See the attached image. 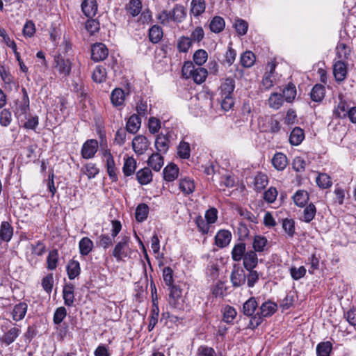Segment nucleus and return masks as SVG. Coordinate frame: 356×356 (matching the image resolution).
<instances>
[{"label":"nucleus","mask_w":356,"mask_h":356,"mask_svg":"<svg viewBox=\"0 0 356 356\" xmlns=\"http://www.w3.org/2000/svg\"><path fill=\"white\" fill-rule=\"evenodd\" d=\"M337 56L338 58H339V60H344L348 59V57L350 56L351 50L350 47H348L347 44L343 42L338 43L337 48Z\"/></svg>","instance_id":"nucleus-53"},{"label":"nucleus","mask_w":356,"mask_h":356,"mask_svg":"<svg viewBox=\"0 0 356 356\" xmlns=\"http://www.w3.org/2000/svg\"><path fill=\"white\" fill-rule=\"evenodd\" d=\"M28 305L25 302H20L16 304L11 312L13 319L17 322L22 320L27 312Z\"/></svg>","instance_id":"nucleus-22"},{"label":"nucleus","mask_w":356,"mask_h":356,"mask_svg":"<svg viewBox=\"0 0 356 356\" xmlns=\"http://www.w3.org/2000/svg\"><path fill=\"white\" fill-rule=\"evenodd\" d=\"M93 241L88 237H83L79 242V250L81 256L88 255L93 250Z\"/></svg>","instance_id":"nucleus-28"},{"label":"nucleus","mask_w":356,"mask_h":356,"mask_svg":"<svg viewBox=\"0 0 356 356\" xmlns=\"http://www.w3.org/2000/svg\"><path fill=\"white\" fill-rule=\"evenodd\" d=\"M316 183L321 189L330 188L332 185L331 177L326 173H318L316 178Z\"/></svg>","instance_id":"nucleus-49"},{"label":"nucleus","mask_w":356,"mask_h":356,"mask_svg":"<svg viewBox=\"0 0 356 356\" xmlns=\"http://www.w3.org/2000/svg\"><path fill=\"white\" fill-rule=\"evenodd\" d=\"M169 291L168 295V303L169 305L175 309H177L179 307V300L182 296V289H181L179 285L174 284L168 287Z\"/></svg>","instance_id":"nucleus-8"},{"label":"nucleus","mask_w":356,"mask_h":356,"mask_svg":"<svg viewBox=\"0 0 356 356\" xmlns=\"http://www.w3.org/2000/svg\"><path fill=\"white\" fill-rule=\"evenodd\" d=\"M54 68L59 74L67 76L72 71V60L69 58H66L62 54H58L54 56Z\"/></svg>","instance_id":"nucleus-3"},{"label":"nucleus","mask_w":356,"mask_h":356,"mask_svg":"<svg viewBox=\"0 0 356 356\" xmlns=\"http://www.w3.org/2000/svg\"><path fill=\"white\" fill-rule=\"evenodd\" d=\"M325 95V86L321 84L317 83L313 86L310 92V97L313 102H320L324 99Z\"/></svg>","instance_id":"nucleus-37"},{"label":"nucleus","mask_w":356,"mask_h":356,"mask_svg":"<svg viewBox=\"0 0 356 356\" xmlns=\"http://www.w3.org/2000/svg\"><path fill=\"white\" fill-rule=\"evenodd\" d=\"M333 75L338 84L343 82L348 76V64L344 60H337L333 64Z\"/></svg>","instance_id":"nucleus-4"},{"label":"nucleus","mask_w":356,"mask_h":356,"mask_svg":"<svg viewBox=\"0 0 356 356\" xmlns=\"http://www.w3.org/2000/svg\"><path fill=\"white\" fill-rule=\"evenodd\" d=\"M273 166L278 171L284 170L288 165V159L282 152H276L272 159Z\"/></svg>","instance_id":"nucleus-24"},{"label":"nucleus","mask_w":356,"mask_h":356,"mask_svg":"<svg viewBox=\"0 0 356 356\" xmlns=\"http://www.w3.org/2000/svg\"><path fill=\"white\" fill-rule=\"evenodd\" d=\"M258 307V303L254 297H250L248 299L243 305L242 312L247 316H252L257 308Z\"/></svg>","instance_id":"nucleus-41"},{"label":"nucleus","mask_w":356,"mask_h":356,"mask_svg":"<svg viewBox=\"0 0 356 356\" xmlns=\"http://www.w3.org/2000/svg\"><path fill=\"white\" fill-rule=\"evenodd\" d=\"M164 164V159L159 153H152L147 160V165L154 171H159Z\"/></svg>","instance_id":"nucleus-31"},{"label":"nucleus","mask_w":356,"mask_h":356,"mask_svg":"<svg viewBox=\"0 0 356 356\" xmlns=\"http://www.w3.org/2000/svg\"><path fill=\"white\" fill-rule=\"evenodd\" d=\"M293 200L297 207L303 208L308 204L309 195L307 191L298 190L293 195Z\"/></svg>","instance_id":"nucleus-27"},{"label":"nucleus","mask_w":356,"mask_h":356,"mask_svg":"<svg viewBox=\"0 0 356 356\" xmlns=\"http://www.w3.org/2000/svg\"><path fill=\"white\" fill-rule=\"evenodd\" d=\"M179 188L185 195L192 194L195 189V184L193 179L188 177L180 179Z\"/></svg>","instance_id":"nucleus-19"},{"label":"nucleus","mask_w":356,"mask_h":356,"mask_svg":"<svg viewBox=\"0 0 356 356\" xmlns=\"http://www.w3.org/2000/svg\"><path fill=\"white\" fill-rule=\"evenodd\" d=\"M277 309L276 303L270 300L264 302L259 307V313L264 318L270 317L273 315Z\"/></svg>","instance_id":"nucleus-36"},{"label":"nucleus","mask_w":356,"mask_h":356,"mask_svg":"<svg viewBox=\"0 0 356 356\" xmlns=\"http://www.w3.org/2000/svg\"><path fill=\"white\" fill-rule=\"evenodd\" d=\"M81 10L84 15L88 18L94 17L98 10V4L96 0H83L81 5Z\"/></svg>","instance_id":"nucleus-13"},{"label":"nucleus","mask_w":356,"mask_h":356,"mask_svg":"<svg viewBox=\"0 0 356 356\" xmlns=\"http://www.w3.org/2000/svg\"><path fill=\"white\" fill-rule=\"evenodd\" d=\"M242 259L243 265L245 270H253L258 265L257 254L252 250L247 251Z\"/></svg>","instance_id":"nucleus-15"},{"label":"nucleus","mask_w":356,"mask_h":356,"mask_svg":"<svg viewBox=\"0 0 356 356\" xmlns=\"http://www.w3.org/2000/svg\"><path fill=\"white\" fill-rule=\"evenodd\" d=\"M22 96L13 102L11 108L15 117L17 120H26L27 114L30 110V100L28 92L24 87L22 88Z\"/></svg>","instance_id":"nucleus-1"},{"label":"nucleus","mask_w":356,"mask_h":356,"mask_svg":"<svg viewBox=\"0 0 356 356\" xmlns=\"http://www.w3.org/2000/svg\"><path fill=\"white\" fill-rule=\"evenodd\" d=\"M92 79L93 81L98 83H102L106 81V70L102 66H97L92 73Z\"/></svg>","instance_id":"nucleus-57"},{"label":"nucleus","mask_w":356,"mask_h":356,"mask_svg":"<svg viewBox=\"0 0 356 356\" xmlns=\"http://www.w3.org/2000/svg\"><path fill=\"white\" fill-rule=\"evenodd\" d=\"M256 60L254 54L251 51H246L243 52L240 58V62L243 67L249 68L252 67Z\"/></svg>","instance_id":"nucleus-48"},{"label":"nucleus","mask_w":356,"mask_h":356,"mask_svg":"<svg viewBox=\"0 0 356 356\" xmlns=\"http://www.w3.org/2000/svg\"><path fill=\"white\" fill-rule=\"evenodd\" d=\"M193 42L191 39L187 36H181L177 40V48L180 53H186L192 47Z\"/></svg>","instance_id":"nucleus-56"},{"label":"nucleus","mask_w":356,"mask_h":356,"mask_svg":"<svg viewBox=\"0 0 356 356\" xmlns=\"http://www.w3.org/2000/svg\"><path fill=\"white\" fill-rule=\"evenodd\" d=\"M177 155L182 159H188L191 156V146L188 142L181 140L177 147Z\"/></svg>","instance_id":"nucleus-54"},{"label":"nucleus","mask_w":356,"mask_h":356,"mask_svg":"<svg viewBox=\"0 0 356 356\" xmlns=\"http://www.w3.org/2000/svg\"><path fill=\"white\" fill-rule=\"evenodd\" d=\"M59 261V253L57 249H53L49 252L47 257V268L50 270L57 268Z\"/></svg>","instance_id":"nucleus-47"},{"label":"nucleus","mask_w":356,"mask_h":356,"mask_svg":"<svg viewBox=\"0 0 356 356\" xmlns=\"http://www.w3.org/2000/svg\"><path fill=\"white\" fill-rule=\"evenodd\" d=\"M268 184V176L261 172H258L254 179V188L257 192L260 193Z\"/></svg>","instance_id":"nucleus-40"},{"label":"nucleus","mask_w":356,"mask_h":356,"mask_svg":"<svg viewBox=\"0 0 356 356\" xmlns=\"http://www.w3.org/2000/svg\"><path fill=\"white\" fill-rule=\"evenodd\" d=\"M0 76L5 85H11L14 83V76L9 68L2 64H0Z\"/></svg>","instance_id":"nucleus-58"},{"label":"nucleus","mask_w":356,"mask_h":356,"mask_svg":"<svg viewBox=\"0 0 356 356\" xmlns=\"http://www.w3.org/2000/svg\"><path fill=\"white\" fill-rule=\"evenodd\" d=\"M193 61L199 67L204 64L208 58V54L206 50L200 49L195 51L193 54Z\"/></svg>","instance_id":"nucleus-61"},{"label":"nucleus","mask_w":356,"mask_h":356,"mask_svg":"<svg viewBox=\"0 0 356 356\" xmlns=\"http://www.w3.org/2000/svg\"><path fill=\"white\" fill-rule=\"evenodd\" d=\"M108 55V49L102 42H96L91 46V59L95 62L105 60Z\"/></svg>","instance_id":"nucleus-6"},{"label":"nucleus","mask_w":356,"mask_h":356,"mask_svg":"<svg viewBox=\"0 0 356 356\" xmlns=\"http://www.w3.org/2000/svg\"><path fill=\"white\" fill-rule=\"evenodd\" d=\"M98 141L95 139H88L85 141L81 149V155L84 159H90L95 157L98 151Z\"/></svg>","instance_id":"nucleus-5"},{"label":"nucleus","mask_w":356,"mask_h":356,"mask_svg":"<svg viewBox=\"0 0 356 356\" xmlns=\"http://www.w3.org/2000/svg\"><path fill=\"white\" fill-rule=\"evenodd\" d=\"M196 356H217V353L213 348L201 345L197 350Z\"/></svg>","instance_id":"nucleus-64"},{"label":"nucleus","mask_w":356,"mask_h":356,"mask_svg":"<svg viewBox=\"0 0 356 356\" xmlns=\"http://www.w3.org/2000/svg\"><path fill=\"white\" fill-rule=\"evenodd\" d=\"M124 160L122 172L125 177H129L135 172L137 168V163L133 156H127L124 158Z\"/></svg>","instance_id":"nucleus-34"},{"label":"nucleus","mask_w":356,"mask_h":356,"mask_svg":"<svg viewBox=\"0 0 356 356\" xmlns=\"http://www.w3.org/2000/svg\"><path fill=\"white\" fill-rule=\"evenodd\" d=\"M21 332V329L18 326L10 327L0 336V342L1 344L8 346L16 341Z\"/></svg>","instance_id":"nucleus-9"},{"label":"nucleus","mask_w":356,"mask_h":356,"mask_svg":"<svg viewBox=\"0 0 356 356\" xmlns=\"http://www.w3.org/2000/svg\"><path fill=\"white\" fill-rule=\"evenodd\" d=\"M130 243V237L124 236L120 241L115 243L112 251V256L117 261L120 262L124 261L125 258L131 257L133 251L129 247Z\"/></svg>","instance_id":"nucleus-2"},{"label":"nucleus","mask_w":356,"mask_h":356,"mask_svg":"<svg viewBox=\"0 0 356 356\" xmlns=\"http://www.w3.org/2000/svg\"><path fill=\"white\" fill-rule=\"evenodd\" d=\"M207 75L208 71L207 69L198 67L195 70L194 73L191 76V79H192L195 83L201 84L205 81Z\"/></svg>","instance_id":"nucleus-52"},{"label":"nucleus","mask_w":356,"mask_h":356,"mask_svg":"<svg viewBox=\"0 0 356 356\" xmlns=\"http://www.w3.org/2000/svg\"><path fill=\"white\" fill-rule=\"evenodd\" d=\"M149 208L145 203L139 204L135 211L136 220L138 222H144L148 217Z\"/></svg>","instance_id":"nucleus-45"},{"label":"nucleus","mask_w":356,"mask_h":356,"mask_svg":"<svg viewBox=\"0 0 356 356\" xmlns=\"http://www.w3.org/2000/svg\"><path fill=\"white\" fill-rule=\"evenodd\" d=\"M268 241L266 236L262 235H255L252 240V251L256 253L264 252L268 250Z\"/></svg>","instance_id":"nucleus-17"},{"label":"nucleus","mask_w":356,"mask_h":356,"mask_svg":"<svg viewBox=\"0 0 356 356\" xmlns=\"http://www.w3.org/2000/svg\"><path fill=\"white\" fill-rule=\"evenodd\" d=\"M225 27V19L220 16L213 17L209 24V29L214 33H221Z\"/></svg>","instance_id":"nucleus-43"},{"label":"nucleus","mask_w":356,"mask_h":356,"mask_svg":"<svg viewBox=\"0 0 356 356\" xmlns=\"http://www.w3.org/2000/svg\"><path fill=\"white\" fill-rule=\"evenodd\" d=\"M110 98L113 106H123L125 101V92L122 88H116L112 90Z\"/></svg>","instance_id":"nucleus-23"},{"label":"nucleus","mask_w":356,"mask_h":356,"mask_svg":"<svg viewBox=\"0 0 356 356\" xmlns=\"http://www.w3.org/2000/svg\"><path fill=\"white\" fill-rule=\"evenodd\" d=\"M304 139L305 131L302 128L296 127L292 129L289 136V143L291 145L298 146Z\"/></svg>","instance_id":"nucleus-30"},{"label":"nucleus","mask_w":356,"mask_h":356,"mask_svg":"<svg viewBox=\"0 0 356 356\" xmlns=\"http://www.w3.org/2000/svg\"><path fill=\"white\" fill-rule=\"evenodd\" d=\"M230 281L234 288L243 286L246 282V274L244 270L234 265L230 275Z\"/></svg>","instance_id":"nucleus-7"},{"label":"nucleus","mask_w":356,"mask_h":356,"mask_svg":"<svg viewBox=\"0 0 356 356\" xmlns=\"http://www.w3.org/2000/svg\"><path fill=\"white\" fill-rule=\"evenodd\" d=\"M284 101L285 100L282 94L273 92L270 95L268 99V104L270 107L277 110L283 105Z\"/></svg>","instance_id":"nucleus-55"},{"label":"nucleus","mask_w":356,"mask_h":356,"mask_svg":"<svg viewBox=\"0 0 356 356\" xmlns=\"http://www.w3.org/2000/svg\"><path fill=\"white\" fill-rule=\"evenodd\" d=\"M170 143V136L167 134H159L156 136L154 146L156 149V153L165 154L169 149Z\"/></svg>","instance_id":"nucleus-11"},{"label":"nucleus","mask_w":356,"mask_h":356,"mask_svg":"<svg viewBox=\"0 0 356 356\" xmlns=\"http://www.w3.org/2000/svg\"><path fill=\"white\" fill-rule=\"evenodd\" d=\"M163 35V29L159 25H153L149 29L148 37L149 41L153 44H157L161 41Z\"/></svg>","instance_id":"nucleus-44"},{"label":"nucleus","mask_w":356,"mask_h":356,"mask_svg":"<svg viewBox=\"0 0 356 356\" xmlns=\"http://www.w3.org/2000/svg\"><path fill=\"white\" fill-rule=\"evenodd\" d=\"M195 223L197 230L203 235L207 234L209 232L211 224L203 218L201 215H198L195 218Z\"/></svg>","instance_id":"nucleus-50"},{"label":"nucleus","mask_w":356,"mask_h":356,"mask_svg":"<svg viewBox=\"0 0 356 356\" xmlns=\"http://www.w3.org/2000/svg\"><path fill=\"white\" fill-rule=\"evenodd\" d=\"M248 273L246 274V282L248 288H253L259 282L261 274L254 269L246 270Z\"/></svg>","instance_id":"nucleus-60"},{"label":"nucleus","mask_w":356,"mask_h":356,"mask_svg":"<svg viewBox=\"0 0 356 356\" xmlns=\"http://www.w3.org/2000/svg\"><path fill=\"white\" fill-rule=\"evenodd\" d=\"M282 227L289 238H293L296 234V222L293 218L282 219Z\"/></svg>","instance_id":"nucleus-35"},{"label":"nucleus","mask_w":356,"mask_h":356,"mask_svg":"<svg viewBox=\"0 0 356 356\" xmlns=\"http://www.w3.org/2000/svg\"><path fill=\"white\" fill-rule=\"evenodd\" d=\"M136 179L140 185H147L152 181L153 175L149 168H143L139 170L136 174Z\"/></svg>","instance_id":"nucleus-26"},{"label":"nucleus","mask_w":356,"mask_h":356,"mask_svg":"<svg viewBox=\"0 0 356 356\" xmlns=\"http://www.w3.org/2000/svg\"><path fill=\"white\" fill-rule=\"evenodd\" d=\"M191 13L195 17L201 15L206 8L204 0H192Z\"/></svg>","instance_id":"nucleus-51"},{"label":"nucleus","mask_w":356,"mask_h":356,"mask_svg":"<svg viewBox=\"0 0 356 356\" xmlns=\"http://www.w3.org/2000/svg\"><path fill=\"white\" fill-rule=\"evenodd\" d=\"M246 254V245L243 242L236 243L231 252L232 258L234 261H240Z\"/></svg>","instance_id":"nucleus-32"},{"label":"nucleus","mask_w":356,"mask_h":356,"mask_svg":"<svg viewBox=\"0 0 356 356\" xmlns=\"http://www.w3.org/2000/svg\"><path fill=\"white\" fill-rule=\"evenodd\" d=\"M235 88V81L232 77L225 78L221 83L219 90L221 96H233Z\"/></svg>","instance_id":"nucleus-20"},{"label":"nucleus","mask_w":356,"mask_h":356,"mask_svg":"<svg viewBox=\"0 0 356 356\" xmlns=\"http://www.w3.org/2000/svg\"><path fill=\"white\" fill-rule=\"evenodd\" d=\"M303 208L302 217L300 218V220L306 223H309L315 218L317 211L316 207L314 203L311 202Z\"/></svg>","instance_id":"nucleus-29"},{"label":"nucleus","mask_w":356,"mask_h":356,"mask_svg":"<svg viewBox=\"0 0 356 356\" xmlns=\"http://www.w3.org/2000/svg\"><path fill=\"white\" fill-rule=\"evenodd\" d=\"M149 146V142L147 137L143 135L135 136L132 140V148L138 155L143 154Z\"/></svg>","instance_id":"nucleus-10"},{"label":"nucleus","mask_w":356,"mask_h":356,"mask_svg":"<svg viewBox=\"0 0 356 356\" xmlns=\"http://www.w3.org/2000/svg\"><path fill=\"white\" fill-rule=\"evenodd\" d=\"M81 171L89 179L95 178L99 172V169L93 163H87L82 168Z\"/></svg>","instance_id":"nucleus-59"},{"label":"nucleus","mask_w":356,"mask_h":356,"mask_svg":"<svg viewBox=\"0 0 356 356\" xmlns=\"http://www.w3.org/2000/svg\"><path fill=\"white\" fill-rule=\"evenodd\" d=\"M172 21L181 22L186 17L185 9L183 6L176 5L171 10Z\"/></svg>","instance_id":"nucleus-63"},{"label":"nucleus","mask_w":356,"mask_h":356,"mask_svg":"<svg viewBox=\"0 0 356 356\" xmlns=\"http://www.w3.org/2000/svg\"><path fill=\"white\" fill-rule=\"evenodd\" d=\"M14 229L8 221H3L0 225V241L8 243L13 236Z\"/></svg>","instance_id":"nucleus-16"},{"label":"nucleus","mask_w":356,"mask_h":356,"mask_svg":"<svg viewBox=\"0 0 356 356\" xmlns=\"http://www.w3.org/2000/svg\"><path fill=\"white\" fill-rule=\"evenodd\" d=\"M282 95L286 102H293L297 95V90L295 84L292 82L288 83L284 87Z\"/></svg>","instance_id":"nucleus-33"},{"label":"nucleus","mask_w":356,"mask_h":356,"mask_svg":"<svg viewBox=\"0 0 356 356\" xmlns=\"http://www.w3.org/2000/svg\"><path fill=\"white\" fill-rule=\"evenodd\" d=\"M332 349L333 345L330 341L320 342L316 346V355L330 356Z\"/></svg>","instance_id":"nucleus-46"},{"label":"nucleus","mask_w":356,"mask_h":356,"mask_svg":"<svg viewBox=\"0 0 356 356\" xmlns=\"http://www.w3.org/2000/svg\"><path fill=\"white\" fill-rule=\"evenodd\" d=\"M232 238V235L230 231L224 229H220L214 238L215 245L220 248H224L229 245Z\"/></svg>","instance_id":"nucleus-12"},{"label":"nucleus","mask_w":356,"mask_h":356,"mask_svg":"<svg viewBox=\"0 0 356 356\" xmlns=\"http://www.w3.org/2000/svg\"><path fill=\"white\" fill-rule=\"evenodd\" d=\"M179 169L178 166L174 163H171L166 165L163 170V179L168 182L175 181L179 175Z\"/></svg>","instance_id":"nucleus-18"},{"label":"nucleus","mask_w":356,"mask_h":356,"mask_svg":"<svg viewBox=\"0 0 356 356\" xmlns=\"http://www.w3.org/2000/svg\"><path fill=\"white\" fill-rule=\"evenodd\" d=\"M66 272L69 280H72L79 277L81 272V265L74 257L70 259L66 266Z\"/></svg>","instance_id":"nucleus-14"},{"label":"nucleus","mask_w":356,"mask_h":356,"mask_svg":"<svg viewBox=\"0 0 356 356\" xmlns=\"http://www.w3.org/2000/svg\"><path fill=\"white\" fill-rule=\"evenodd\" d=\"M115 237L107 234H101L97 237L96 245L97 247L107 250L113 245Z\"/></svg>","instance_id":"nucleus-39"},{"label":"nucleus","mask_w":356,"mask_h":356,"mask_svg":"<svg viewBox=\"0 0 356 356\" xmlns=\"http://www.w3.org/2000/svg\"><path fill=\"white\" fill-rule=\"evenodd\" d=\"M227 289L225 282L221 280H218L215 284L211 286V293L216 298H223L226 296Z\"/></svg>","instance_id":"nucleus-42"},{"label":"nucleus","mask_w":356,"mask_h":356,"mask_svg":"<svg viewBox=\"0 0 356 356\" xmlns=\"http://www.w3.org/2000/svg\"><path fill=\"white\" fill-rule=\"evenodd\" d=\"M338 97L339 102L334 110V114L336 117L343 119L347 117L346 113H348L350 108H349V105L348 102L344 99L342 94H339Z\"/></svg>","instance_id":"nucleus-21"},{"label":"nucleus","mask_w":356,"mask_h":356,"mask_svg":"<svg viewBox=\"0 0 356 356\" xmlns=\"http://www.w3.org/2000/svg\"><path fill=\"white\" fill-rule=\"evenodd\" d=\"M142 7L141 0H129L124 8L132 17H136L141 13Z\"/></svg>","instance_id":"nucleus-38"},{"label":"nucleus","mask_w":356,"mask_h":356,"mask_svg":"<svg viewBox=\"0 0 356 356\" xmlns=\"http://www.w3.org/2000/svg\"><path fill=\"white\" fill-rule=\"evenodd\" d=\"M140 125L141 118L137 114H133L129 118L125 129L129 133L134 134L138 132Z\"/></svg>","instance_id":"nucleus-25"},{"label":"nucleus","mask_w":356,"mask_h":356,"mask_svg":"<svg viewBox=\"0 0 356 356\" xmlns=\"http://www.w3.org/2000/svg\"><path fill=\"white\" fill-rule=\"evenodd\" d=\"M54 275L53 273H49L46 276H44L41 282L42 287L43 290L49 295L52 291L54 286Z\"/></svg>","instance_id":"nucleus-62"}]
</instances>
